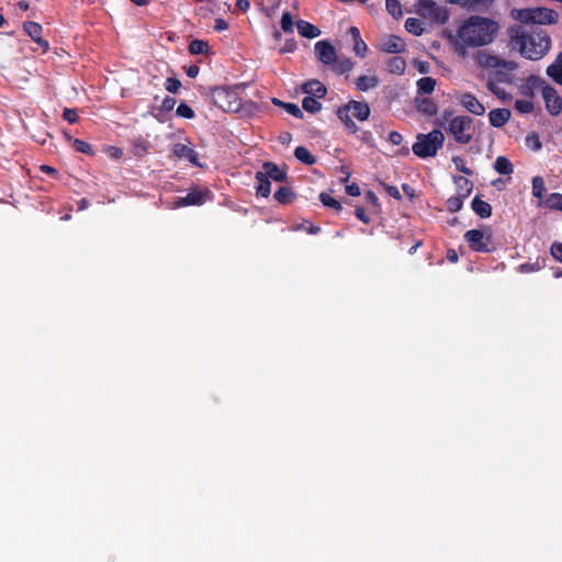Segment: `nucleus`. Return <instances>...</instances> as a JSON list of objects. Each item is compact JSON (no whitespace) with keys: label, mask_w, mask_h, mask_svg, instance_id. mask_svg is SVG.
<instances>
[{"label":"nucleus","mask_w":562,"mask_h":562,"mask_svg":"<svg viewBox=\"0 0 562 562\" xmlns=\"http://www.w3.org/2000/svg\"><path fill=\"white\" fill-rule=\"evenodd\" d=\"M499 24L488 18L472 15L458 30L457 49L465 55V47H480L491 44L497 36Z\"/></svg>","instance_id":"obj_1"},{"label":"nucleus","mask_w":562,"mask_h":562,"mask_svg":"<svg viewBox=\"0 0 562 562\" xmlns=\"http://www.w3.org/2000/svg\"><path fill=\"white\" fill-rule=\"evenodd\" d=\"M510 44L525 58L538 60L549 52L551 40L542 30L528 31L517 26L510 30Z\"/></svg>","instance_id":"obj_2"},{"label":"nucleus","mask_w":562,"mask_h":562,"mask_svg":"<svg viewBox=\"0 0 562 562\" xmlns=\"http://www.w3.org/2000/svg\"><path fill=\"white\" fill-rule=\"evenodd\" d=\"M445 135L440 130H432L428 134H418L412 147L413 153L422 158L434 157L442 147Z\"/></svg>","instance_id":"obj_3"},{"label":"nucleus","mask_w":562,"mask_h":562,"mask_svg":"<svg viewBox=\"0 0 562 562\" xmlns=\"http://www.w3.org/2000/svg\"><path fill=\"white\" fill-rule=\"evenodd\" d=\"M245 88V86L216 87L212 89L211 98L215 104L226 112H237L241 106V99L237 93V89Z\"/></svg>","instance_id":"obj_4"},{"label":"nucleus","mask_w":562,"mask_h":562,"mask_svg":"<svg viewBox=\"0 0 562 562\" xmlns=\"http://www.w3.org/2000/svg\"><path fill=\"white\" fill-rule=\"evenodd\" d=\"M337 114L345 126L355 133L357 126L351 120V116L359 121H366L370 115V108L366 102L350 101L344 108L339 109Z\"/></svg>","instance_id":"obj_5"},{"label":"nucleus","mask_w":562,"mask_h":562,"mask_svg":"<svg viewBox=\"0 0 562 562\" xmlns=\"http://www.w3.org/2000/svg\"><path fill=\"white\" fill-rule=\"evenodd\" d=\"M445 130L457 143L469 144L472 140L473 120L470 116L458 115L449 121Z\"/></svg>","instance_id":"obj_6"},{"label":"nucleus","mask_w":562,"mask_h":562,"mask_svg":"<svg viewBox=\"0 0 562 562\" xmlns=\"http://www.w3.org/2000/svg\"><path fill=\"white\" fill-rule=\"evenodd\" d=\"M416 12L425 19L438 24H445L448 21V12L443 7L438 5L431 0H419L416 4Z\"/></svg>","instance_id":"obj_7"},{"label":"nucleus","mask_w":562,"mask_h":562,"mask_svg":"<svg viewBox=\"0 0 562 562\" xmlns=\"http://www.w3.org/2000/svg\"><path fill=\"white\" fill-rule=\"evenodd\" d=\"M541 93L546 102L547 110L552 115H558L562 111V99L558 94L557 90L546 83Z\"/></svg>","instance_id":"obj_8"},{"label":"nucleus","mask_w":562,"mask_h":562,"mask_svg":"<svg viewBox=\"0 0 562 562\" xmlns=\"http://www.w3.org/2000/svg\"><path fill=\"white\" fill-rule=\"evenodd\" d=\"M517 63L504 59V61L495 69L494 75L491 77L501 83H512L514 81V71L517 69Z\"/></svg>","instance_id":"obj_9"},{"label":"nucleus","mask_w":562,"mask_h":562,"mask_svg":"<svg viewBox=\"0 0 562 562\" xmlns=\"http://www.w3.org/2000/svg\"><path fill=\"white\" fill-rule=\"evenodd\" d=\"M476 65L484 69H496L504 59L491 50H477L474 55Z\"/></svg>","instance_id":"obj_10"},{"label":"nucleus","mask_w":562,"mask_h":562,"mask_svg":"<svg viewBox=\"0 0 562 562\" xmlns=\"http://www.w3.org/2000/svg\"><path fill=\"white\" fill-rule=\"evenodd\" d=\"M317 59L325 65H333L336 61V49L328 41H319L315 44Z\"/></svg>","instance_id":"obj_11"},{"label":"nucleus","mask_w":562,"mask_h":562,"mask_svg":"<svg viewBox=\"0 0 562 562\" xmlns=\"http://www.w3.org/2000/svg\"><path fill=\"white\" fill-rule=\"evenodd\" d=\"M459 103L474 115H483L485 106L471 93H461L458 97Z\"/></svg>","instance_id":"obj_12"},{"label":"nucleus","mask_w":562,"mask_h":562,"mask_svg":"<svg viewBox=\"0 0 562 562\" xmlns=\"http://www.w3.org/2000/svg\"><path fill=\"white\" fill-rule=\"evenodd\" d=\"M172 155L179 159H188L191 164L203 167L202 164L198 160V154L188 145L177 143L172 145L171 148Z\"/></svg>","instance_id":"obj_13"},{"label":"nucleus","mask_w":562,"mask_h":562,"mask_svg":"<svg viewBox=\"0 0 562 562\" xmlns=\"http://www.w3.org/2000/svg\"><path fill=\"white\" fill-rule=\"evenodd\" d=\"M546 83V80L539 76H529L520 87V93L527 98H533L536 91L540 90L542 92Z\"/></svg>","instance_id":"obj_14"},{"label":"nucleus","mask_w":562,"mask_h":562,"mask_svg":"<svg viewBox=\"0 0 562 562\" xmlns=\"http://www.w3.org/2000/svg\"><path fill=\"white\" fill-rule=\"evenodd\" d=\"M558 19V13L547 8L532 9L531 23L547 24L554 23Z\"/></svg>","instance_id":"obj_15"},{"label":"nucleus","mask_w":562,"mask_h":562,"mask_svg":"<svg viewBox=\"0 0 562 562\" xmlns=\"http://www.w3.org/2000/svg\"><path fill=\"white\" fill-rule=\"evenodd\" d=\"M24 31L29 34V36L37 43L44 52L49 48L48 43L42 37V26L36 22H25Z\"/></svg>","instance_id":"obj_16"},{"label":"nucleus","mask_w":562,"mask_h":562,"mask_svg":"<svg viewBox=\"0 0 562 562\" xmlns=\"http://www.w3.org/2000/svg\"><path fill=\"white\" fill-rule=\"evenodd\" d=\"M512 116V112L508 109H495L488 113V120L492 126L503 127Z\"/></svg>","instance_id":"obj_17"},{"label":"nucleus","mask_w":562,"mask_h":562,"mask_svg":"<svg viewBox=\"0 0 562 562\" xmlns=\"http://www.w3.org/2000/svg\"><path fill=\"white\" fill-rule=\"evenodd\" d=\"M380 85V78L373 74V72H370V74H367V75H363V76H360L357 80H356V87L359 91H368L370 89H374L376 88L378 86Z\"/></svg>","instance_id":"obj_18"},{"label":"nucleus","mask_w":562,"mask_h":562,"mask_svg":"<svg viewBox=\"0 0 562 562\" xmlns=\"http://www.w3.org/2000/svg\"><path fill=\"white\" fill-rule=\"evenodd\" d=\"M259 172L267 177V179H272L278 182L284 181L286 177L285 172L273 162H265L262 166V170H260Z\"/></svg>","instance_id":"obj_19"},{"label":"nucleus","mask_w":562,"mask_h":562,"mask_svg":"<svg viewBox=\"0 0 562 562\" xmlns=\"http://www.w3.org/2000/svg\"><path fill=\"white\" fill-rule=\"evenodd\" d=\"M304 93L313 98H323L326 94V87L318 80H310L302 87Z\"/></svg>","instance_id":"obj_20"},{"label":"nucleus","mask_w":562,"mask_h":562,"mask_svg":"<svg viewBox=\"0 0 562 562\" xmlns=\"http://www.w3.org/2000/svg\"><path fill=\"white\" fill-rule=\"evenodd\" d=\"M484 233L480 229H471L465 233V239L470 244L471 248L479 251L486 248L483 243Z\"/></svg>","instance_id":"obj_21"},{"label":"nucleus","mask_w":562,"mask_h":562,"mask_svg":"<svg viewBox=\"0 0 562 562\" xmlns=\"http://www.w3.org/2000/svg\"><path fill=\"white\" fill-rule=\"evenodd\" d=\"M295 25L297 27V32L303 37L316 38L321 35V30L307 21L299 20L296 21Z\"/></svg>","instance_id":"obj_22"},{"label":"nucleus","mask_w":562,"mask_h":562,"mask_svg":"<svg viewBox=\"0 0 562 562\" xmlns=\"http://www.w3.org/2000/svg\"><path fill=\"white\" fill-rule=\"evenodd\" d=\"M404 42L398 36L394 35L389 36L381 44V49L386 53H401L404 50Z\"/></svg>","instance_id":"obj_23"},{"label":"nucleus","mask_w":562,"mask_h":562,"mask_svg":"<svg viewBox=\"0 0 562 562\" xmlns=\"http://www.w3.org/2000/svg\"><path fill=\"white\" fill-rule=\"evenodd\" d=\"M415 104L419 112L427 115H434L438 111L437 104L428 98H416Z\"/></svg>","instance_id":"obj_24"},{"label":"nucleus","mask_w":562,"mask_h":562,"mask_svg":"<svg viewBox=\"0 0 562 562\" xmlns=\"http://www.w3.org/2000/svg\"><path fill=\"white\" fill-rule=\"evenodd\" d=\"M547 74L557 83L562 85V52L557 56L555 61L547 68Z\"/></svg>","instance_id":"obj_25"},{"label":"nucleus","mask_w":562,"mask_h":562,"mask_svg":"<svg viewBox=\"0 0 562 562\" xmlns=\"http://www.w3.org/2000/svg\"><path fill=\"white\" fill-rule=\"evenodd\" d=\"M473 211L483 218L490 217L492 207L487 202L482 201L480 198H474L472 201Z\"/></svg>","instance_id":"obj_26"},{"label":"nucleus","mask_w":562,"mask_h":562,"mask_svg":"<svg viewBox=\"0 0 562 562\" xmlns=\"http://www.w3.org/2000/svg\"><path fill=\"white\" fill-rule=\"evenodd\" d=\"M499 83L501 82H497V80H495L494 78L488 77V79L486 81V87L498 99H502V100L510 99V94L507 93L503 88H501Z\"/></svg>","instance_id":"obj_27"},{"label":"nucleus","mask_w":562,"mask_h":562,"mask_svg":"<svg viewBox=\"0 0 562 562\" xmlns=\"http://www.w3.org/2000/svg\"><path fill=\"white\" fill-rule=\"evenodd\" d=\"M436 80L431 77H423L417 81V92L423 94H430L436 87Z\"/></svg>","instance_id":"obj_28"},{"label":"nucleus","mask_w":562,"mask_h":562,"mask_svg":"<svg viewBox=\"0 0 562 562\" xmlns=\"http://www.w3.org/2000/svg\"><path fill=\"white\" fill-rule=\"evenodd\" d=\"M494 169L501 175H510L513 172L512 162L504 156L496 158Z\"/></svg>","instance_id":"obj_29"},{"label":"nucleus","mask_w":562,"mask_h":562,"mask_svg":"<svg viewBox=\"0 0 562 562\" xmlns=\"http://www.w3.org/2000/svg\"><path fill=\"white\" fill-rule=\"evenodd\" d=\"M387 67L392 74L402 75L406 68V61L400 56H394L389 60Z\"/></svg>","instance_id":"obj_30"},{"label":"nucleus","mask_w":562,"mask_h":562,"mask_svg":"<svg viewBox=\"0 0 562 562\" xmlns=\"http://www.w3.org/2000/svg\"><path fill=\"white\" fill-rule=\"evenodd\" d=\"M256 180L258 181L257 192L262 196H268L271 192L270 180L267 179L259 171L256 173Z\"/></svg>","instance_id":"obj_31"},{"label":"nucleus","mask_w":562,"mask_h":562,"mask_svg":"<svg viewBox=\"0 0 562 562\" xmlns=\"http://www.w3.org/2000/svg\"><path fill=\"white\" fill-rule=\"evenodd\" d=\"M294 155L303 164L313 165L316 162V158L303 146L296 147Z\"/></svg>","instance_id":"obj_32"},{"label":"nucleus","mask_w":562,"mask_h":562,"mask_svg":"<svg viewBox=\"0 0 562 562\" xmlns=\"http://www.w3.org/2000/svg\"><path fill=\"white\" fill-rule=\"evenodd\" d=\"M333 66V69L338 72V74H345V72H349L352 67H353V63L351 61V59L349 58H341V59H338L336 57V61L331 65Z\"/></svg>","instance_id":"obj_33"},{"label":"nucleus","mask_w":562,"mask_h":562,"mask_svg":"<svg viewBox=\"0 0 562 562\" xmlns=\"http://www.w3.org/2000/svg\"><path fill=\"white\" fill-rule=\"evenodd\" d=\"M203 203V195L200 192H191L184 198H181L178 205H194Z\"/></svg>","instance_id":"obj_34"},{"label":"nucleus","mask_w":562,"mask_h":562,"mask_svg":"<svg viewBox=\"0 0 562 562\" xmlns=\"http://www.w3.org/2000/svg\"><path fill=\"white\" fill-rule=\"evenodd\" d=\"M302 106L310 113H316L322 108L321 103L316 100V98L313 97H305L303 99Z\"/></svg>","instance_id":"obj_35"},{"label":"nucleus","mask_w":562,"mask_h":562,"mask_svg":"<svg viewBox=\"0 0 562 562\" xmlns=\"http://www.w3.org/2000/svg\"><path fill=\"white\" fill-rule=\"evenodd\" d=\"M405 29L415 35H420L423 33L422 23L419 20L409 18L405 22Z\"/></svg>","instance_id":"obj_36"},{"label":"nucleus","mask_w":562,"mask_h":562,"mask_svg":"<svg viewBox=\"0 0 562 562\" xmlns=\"http://www.w3.org/2000/svg\"><path fill=\"white\" fill-rule=\"evenodd\" d=\"M386 10L390 14H392L395 19L402 16V8L400 4V0H386Z\"/></svg>","instance_id":"obj_37"},{"label":"nucleus","mask_w":562,"mask_h":562,"mask_svg":"<svg viewBox=\"0 0 562 562\" xmlns=\"http://www.w3.org/2000/svg\"><path fill=\"white\" fill-rule=\"evenodd\" d=\"M281 29L285 33H292L294 27V21L289 12H284L281 18Z\"/></svg>","instance_id":"obj_38"},{"label":"nucleus","mask_w":562,"mask_h":562,"mask_svg":"<svg viewBox=\"0 0 562 562\" xmlns=\"http://www.w3.org/2000/svg\"><path fill=\"white\" fill-rule=\"evenodd\" d=\"M207 48H209V44L201 40L192 41L190 44V47H189L191 54L206 53Z\"/></svg>","instance_id":"obj_39"},{"label":"nucleus","mask_w":562,"mask_h":562,"mask_svg":"<svg viewBox=\"0 0 562 562\" xmlns=\"http://www.w3.org/2000/svg\"><path fill=\"white\" fill-rule=\"evenodd\" d=\"M544 181L541 177H535L532 179V194L537 198H542V194L544 192Z\"/></svg>","instance_id":"obj_40"},{"label":"nucleus","mask_w":562,"mask_h":562,"mask_svg":"<svg viewBox=\"0 0 562 562\" xmlns=\"http://www.w3.org/2000/svg\"><path fill=\"white\" fill-rule=\"evenodd\" d=\"M494 0H468L467 4L470 10L481 11L493 3Z\"/></svg>","instance_id":"obj_41"},{"label":"nucleus","mask_w":562,"mask_h":562,"mask_svg":"<svg viewBox=\"0 0 562 562\" xmlns=\"http://www.w3.org/2000/svg\"><path fill=\"white\" fill-rule=\"evenodd\" d=\"M319 200L325 206L333 207L337 211L341 210V204L327 193H321Z\"/></svg>","instance_id":"obj_42"},{"label":"nucleus","mask_w":562,"mask_h":562,"mask_svg":"<svg viewBox=\"0 0 562 562\" xmlns=\"http://www.w3.org/2000/svg\"><path fill=\"white\" fill-rule=\"evenodd\" d=\"M515 109L519 113H530L533 110V103L530 100H516Z\"/></svg>","instance_id":"obj_43"},{"label":"nucleus","mask_w":562,"mask_h":562,"mask_svg":"<svg viewBox=\"0 0 562 562\" xmlns=\"http://www.w3.org/2000/svg\"><path fill=\"white\" fill-rule=\"evenodd\" d=\"M453 114L451 111H443L442 114L440 115V117H438L436 121H435V124L439 127H442L445 128L447 126V124H449V121H451L453 119Z\"/></svg>","instance_id":"obj_44"},{"label":"nucleus","mask_w":562,"mask_h":562,"mask_svg":"<svg viewBox=\"0 0 562 562\" xmlns=\"http://www.w3.org/2000/svg\"><path fill=\"white\" fill-rule=\"evenodd\" d=\"M547 204L550 207L562 210V195L554 193L549 196Z\"/></svg>","instance_id":"obj_45"},{"label":"nucleus","mask_w":562,"mask_h":562,"mask_svg":"<svg viewBox=\"0 0 562 562\" xmlns=\"http://www.w3.org/2000/svg\"><path fill=\"white\" fill-rule=\"evenodd\" d=\"M177 114L179 116L187 117V119H192L194 116L193 110L184 103L180 104L177 108Z\"/></svg>","instance_id":"obj_46"},{"label":"nucleus","mask_w":562,"mask_h":562,"mask_svg":"<svg viewBox=\"0 0 562 562\" xmlns=\"http://www.w3.org/2000/svg\"><path fill=\"white\" fill-rule=\"evenodd\" d=\"M290 195H291V191L290 189L288 188H280L276 194H274V198L281 202V203H286L289 202L290 200Z\"/></svg>","instance_id":"obj_47"},{"label":"nucleus","mask_w":562,"mask_h":562,"mask_svg":"<svg viewBox=\"0 0 562 562\" xmlns=\"http://www.w3.org/2000/svg\"><path fill=\"white\" fill-rule=\"evenodd\" d=\"M447 204L450 212H458L462 207V199L459 196L450 198Z\"/></svg>","instance_id":"obj_48"},{"label":"nucleus","mask_w":562,"mask_h":562,"mask_svg":"<svg viewBox=\"0 0 562 562\" xmlns=\"http://www.w3.org/2000/svg\"><path fill=\"white\" fill-rule=\"evenodd\" d=\"M353 42H355V45H353L355 53L360 57H364L367 49H368L367 44L361 38L356 40Z\"/></svg>","instance_id":"obj_49"},{"label":"nucleus","mask_w":562,"mask_h":562,"mask_svg":"<svg viewBox=\"0 0 562 562\" xmlns=\"http://www.w3.org/2000/svg\"><path fill=\"white\" fill-rule=\"evenodd\" d=\"M180 87L181 82L176 78H168L166 81V89L171 93H177Z\"/></svg>","instance_id":"obj_50"},{"label":"nucleus","mask_w":562,"mask_h":562,"mask_svg":"<svg viewBox=\"0 0 562 562\" xmlns=\"http://www.w3.org/2000/svg\"><path fill=\"white\" fill-rule=\"evenodd\" d=\"M72 144H74V147L76 148V150H78L80 153H85V154H90L91 153V146L88 143L83 142V140L74 139Z\"/></svg>","instance_id":"obj_51"},{"label":"nucleus","mask_w":562,"mask_h":562,"mask_svg":"<svg viewBox=\"0 0 562 562\" xmlns=\"http://www.w3.org/2000/svg\"><path fill=\"white\" fill-rule=\"evenodd\" d=\"M526 144L533 150H539L541 148V143H540L538 136L535 134L528 135L526 137Z\"/></svg>","instance_id":"obj_52"},{"label":"nucleus","mask_w":562,"mask_h":562,"mask_svg":"<svg viewBox=\"0 0 562 562\" xmlns=\"http://www.w3.org/2000/svg\"><path fill=\"white\" fill-rule=\"evenodd\" d=\"M63 116L66 121H68L69 123H76L78 121V114L76 112V110L74 109H68L66 108L64 110V113H63Z\"/></svg>","instance_id":"obj_53"},{"label":"nucleus","mask_w":562,"mask_h":562,"mask_svg":"<svg viewBox=\"0 0 562 562\" xmlns=\"http://www.w3.org/2000/svg\"><path fill=\"white\" fill-rule=\"evenodd\" d=\"M284 110L288 113L292 114L293 116L303 117V113H302L301 109L294 103H286L284 105Z\"/></svg>","instance_id":"obj_54"},{"label":"nucleus","mask_w":562,"mask_h":562,"mask_svg":"<svg viewBox=\"0 0 562 562\" xmlns=\"http://www.w3.org/2000/svg\"><path fill=\"white\" fill-rule=\"evenodd\" d=\"M452 161L454 162L456 168H457L459 171H461V172H463V173H465V175H471V173H472V171H471L469 168H467V167H465L464 161H463V159H462V158H460V157H453V158H452Z\"/></svg>","instance_id":"obj_55"},{"label":"nucleus","mask_w":562,"mask_h":562,"mask_svg":"<svg viewBox=\"0 0 562 562\" xmlns=\"http://www.w3.org/2000/svg\"><path fill=\"white\" fill-rule=\"evenodd\" d=\"M532 10H521L518 12V19L524 23H531Z\"/></svg>","instance_id":"obj_56"},{"label":"nucleus","mask_w":562,"mask_h":562,"mask_svg":"<svg viewBox=\"0 0 562 562\" xmlns=\"http://www.w3.org/2000/svg\"><path fill=\"white\" fill-rule=\"evenodd\" d=\"M175 105H176V99L171 98V97H166L162 101L161 108L165 111H170L175 108Z\"/></svg>","instance_id":"obj_57"},{"label":"nucleus","mask_w":562,"mask_h":562,"mask_svg":"<svg viewBox=\"0 0 562 562\" xmlns=\"http://www.w3.org/2000/svg\"><path fill=\"white\" fill-rule=\"evenodd\" d=\"M296 49V43L294 40H288L282 48L280 49L281 53H291Z\"/></svg>","instance_id":"obj_58"},{"label":"nucleus","mask_w":562,"mask_h":562,"mask_svg":"<svg viewBox=\"0 0 562 562\" xmlns=\"http://www.w3.org/2000/svg\"><path fill=\"white\" fill-rule=\"evenodd\" d=\"M551 254L555 259L562 262V244H553L551 247Z\"/></svg>","instance_id":"obj_59"},{"label":"nucleus","mask_w":562,"mask_h":562,"mask_svg":"<svg viewBox=\"0 0 562 562\" xmlns=\"http://www.w3.org/2000/svg\"><path fill=\"white\" fill-rule=\"evenodd\" d=\"M106 153H108V155H109L110 157L115 158V159L121 158V156H122V154H123V151H122V149H121V148H119V147H114V146H110V147H108V148H106Z\"/></svg>","instance_id":"obj_60"},{"label":"nucleus","mask_w":562,"mask_h":562,"mask_svg":"<svg viewBox=\"0 0 562 562\" xmlns=\"http://www.w3.org/2000/svg\"><path fill=\"white\" fill-rule=\"evenodd\" d=\"M389 140L394 145H400L403 140V137L397 132H391L389 135Z\"/></svg>","instance_id":"obj_61"},{"label":"nucleus","mask_w":562,"mask_h":562,"mask_svg":"<svg viewBox=\"0 0 562 562\" xmlns=\"http://www.w3.org/2000/svg\"><path fill=\"white\" fill-rule=\"evenodd\" d=\"M346 192L351 196L360 195V189L356 183L346 187Z\"/></svg>","instance_id":"obj_62"},{"label":"nucleus","mask_w":562,"mask_h":562,"mask_svg":"<svg viewBox=\"0 0 562 562\" xmlns=\"http://www.w3.org/2000/svg\"><path fill=\"white\" fill-rule=\"evenodd\" d=\"M227 27H228V24H227V22H226V21H224L223 19H217V20L215 21L214 29H215L216 31H224V30H226Z\"/></svg>","instance_id":"obj_63"},{"label":"nucleus","mask_w":562,"mask_h":562,"mask_svg":"<svg viewBox=\"0 0 562 562\" xmlns=\"http://www.w3.org/2000/svg\"><path fill=\"white\" fill-rule=\"evenodd\" d=\"M386 191L390 195H392L393 198L400 200L401 199V194H400V191L397 188L393 187V186H387L386 188Z\"/></svg>","instance_id":"obj_64"}]
</instances>
